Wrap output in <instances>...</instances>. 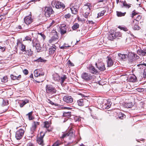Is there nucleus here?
<instances>
[{"label":"nucleus","instance_id":"nucleus-44","mask_svg":"<svg viewBox=\"0 0 146 146\" xmlns=\"http://www.w3.org/2000/svg\"><path fill=\"white\" fill-rule=\"evenodd\" d=\"M33 113V112L31 111V112L29 113L26 115H27L28 116L29 119L30 120H32L33 119V117L32 115Z\"/></svg>","mask_w":146,"mask_h":146},{"label":"nucleus","instance_id":"nucleus-14","mask_svg":"<svg viewBox=\"0 0 146 146\" xmlns=\"http://www.w3.org/2000/svg\"><path fill=\"white\" fill-rule=\"evenodd\" d=\"M17 45L15 46V48H17V46L20 44L21 46V50L22 52H26V46L22 42H20L19 40L17 41Z\"/></svg>","mask_w":146,"mask_h":146},{"label":"nucleus","instance_id":"nucleus-52","mask_svg":"<svg viewBox=\"0 0 146 146\" xmlns=\"http://www.w3.org/2000/svg\"><path fill=\"white\" fill-rule=\"evenodd\" d=\"M133 29L134 30H139L141 28L137 24H136V23L134 26Z\"/></svg>","mask_w":146,"mask_h":146},{"label":"nucleus","instance_id":"nucleus-11","mask_svg":"<svg viewBox=\"0 0 146 146\" xmlns=\"http://www.w3.org/2000/svg\"><path fill=\"white\" fill-rule=\"evenodd\" d=\"M119 2L121 3L120 5V8L121 9L125 8L128 9L131 7V5L129 3L127 4L125 0H120Z\"/></svg>","mask_w":146,"mask_h":146},{"label":"nucleus","instance_id":"nucleus-12","mask_svg":"<svg viewBox=\"0 0 146 146\" xmlns=\"http://www.w3.org/2000/svg\"><path fill=\"white\" fill-rule=\"evenodd\" d=\"M39 123L34 121L33 122L31 127V128L30 133L31 134H33L35 131L36 126L39 125Z\"/></svg>","mask_w":146,"mask_h":146},{"label":"nucleus","instance_id":"nucleus-53","mask_svg":"<svg viewBox=\"0 0 146 146\" xmlns=\"http://www.w3.org/2000/svg\"><path fill=\"white\" fill-rule=\"evenodd\" d=\"M7 76H4L1 79V82L4 83H5L7 81Z\"/></svg>","mask_w":146,"mask_h":146},{"label":"nucleus","instance_id":"nucleus-37","mask_svg":"<svg viewBox=\"0 0 146 146\" xmlns=\"http://www.w3.org/2000/svg\"><path fill=\"white\" fill-rule=\"evenodd\" d=\"M46 60H44L41 57H40L38 59L34 60V61L37 62H45Z\"/></svg>","mask_w":146,"mask_h":146},{"label":"nucleus","instance_id":"nucleus-16","mask_svg":"<svg viewBox=\"0 0 146 146\" xmlns=\"http://www.w3.org/2000/svg\"><path fill=\"white\" fill-rule=\"evenodd\" d=\"M127 80L129 82H135L137 80V77L133 74L128 76Z\"/></svg>","mask_w":146,"mask_h":146},{"label":"nucleus","instance_id":"nucleus-48","mask_svg":"<svg viewBox=\"0 0 146 146\" xmlns=\"http://www.w3.org/2000/svg\"><path fill=\"white\" fill-rule=\"evenodd\" d=\"M139 13L138 12H136L135 10H134L132 12L131 17L133 18L134 16L138 14Z\"/></svg>","mask_w":146,"mask_h":146},{"label":"nucleus","instance_id":"nucleus-34","mask_svg":"<svg viewBox=\"0 0 146 146\" xmlns=\"http://www.w3.org/2000/svg\"><path fill=\"white\" fill-rule=\"evenodd\" d=\"M9 104V101L7 99H3L2 104H1V106H4L8 105Z\"/></svg>","mask_w":146,"mask_h":146},{"label":"nucleus","instance_id":"nucleus-60","mask_svg":"<svg viewBox=\"0 0 146 146\" xmlns=\"http://www.w3.org/2000/svg\"><path fill=\"white\" fill-rule=\"evenodd\" d=\"M67 64L69 65H70V66H74V64H73L69 60H68L67 61Z\"/></svg>","mask_w":146,"mask_h":146},{"label":"nucleus","instance_id":"nucleus-50","mask_svg":"<svg viewBox=\"0 0 146 146\" xmlns=\"http://www.w3.org/2000/svg\"><path fill=\"white\" fill-rule=\"evenodd\" d=\"M47 102L48 103H49L51 104L52 105H54L56 106H58V104H55L53 103L52 101H51L50 100L48 99Z\"/></svg>","mask_w":146,"mask_h":146},{"label":"nucleus","instance_id":"nucleus-22","mask_svg":"<svg viewBox=\"0 0 146 146\" xmlns=\"http://www.w3.org/2000/svg\"><path fill=\"white\" fill-rule=\"evenodd\" d=\"M92 6L91 3H87L84 6V10L90 11Z\"/></svg>","mask_w":146,"mask_h":146},{"label":"nucleus","instance_id":"nucleus-42","mask_svg":"<svg viewBox=\"0 0 146 146\" xmlns=\"http://www.w3.org/2000/svg\"><path fill=\"white\" fill-rule=\"evenodd\" d=\"M29 100L27 99H25L24 100L23 102L20 104V106L21 107H23L24 105L26 104L27 103L29 102Z\"/></svg>","mask_w":146,"mask_h":146},{"label":"nucleus","instance_id":"nucleus-4","mask_svg":"<svg viewBox=\"0 0 146 146\" xmlns=\"http://www.w3.org/2000/svg\"><path fill=\"white\" fill-rule=\"evenodd\" d=\"M44 15L47 17H49L50 15L54 13V12L51 7H46L44 11Z\"/></svg>","mask_w":146,"mask_h":146},{"label":"nucleus","instance_id":"nucleus-6","mask_svg":"<svg viewBox=\"0 0 146 146\" xmlns=\"http://www.w3.org/2000/svg\"><path fill=\"white\" fill-rule=\"evenodd\" d=\"M82 78L86 81H89L92 80L93 76L88 73L84 72L81 75Z\"/></svg>","mask_w":146,"mask_h":146},{"label":"nucleus","instance_id":"nucleus-45","mask_svg":"<svg viewBox=\"0 0 146 146\" xmlns=\"http://www.w3.org/2000/svg\"><path fill=\"white\" fill-rule=\"evenodd\" d=\"M78 104L79 106H82L83 105V99H80L77 101Z\"/></svg>","mask_w":146,"mask_h":146},{"label":"nucleus","instance_id":"nucleus-3","mask_svg":"<svg viewBox=\"0 0 146 146\" xmlns=\"http://www.w3.org/2000/svg\"><path fill=\"white\" fill-rule=\"evenodd\" d=\"M51 5L53 7H55L56 9H62V10L64 9L66 7L64 3L58 1H52Z\"/></svg>","mask_w":146,"mask_h":146},{"label":"nucleus","instance_id":"nucleus-39","mask_svg":"<svg viewBox=\"0 0 146 146\" xmlns=\"http://www.w3.org/2000/svg\"><path fill=\"white\" fill-rule=\"evenodd\" d=\"M26 53H27L29 56H32L33 54V52L31 50V49L30 48H27L26 50Z\"/></svg>","mask_w":146,"mask_h":146},{"label":"nucleus","instance_id":"nucleus-15","mask_svg":"<svg viewBox=\"0 0 146 146\" xmlns=\"http://www.w3.org/2000/svg\"><path fill=\"white\" fill-rule=\"evenodd\" d=\"M64 101L67 103H71L73 102V99L70 96H65L63 98Z\"/></svg>","mask_w":146,"mask_h":146},{"label":"nucleus","instance_id":"nucleus-38","mask_svg":"<svg viewBox=\"0 0 146 146\" xmlns=\"http://www.w3.org/2000/svg\"><path fill=\"white\" fill-rule=\"evenodd\" d=\"M83 12L84 13V14L83 15H84V16L86 19L88 18V16L90 14V11L84 10H83Z\"/></svg>","mask_w":146,"mask_h":146},{"label":"nucleus","instance_id":"nucleus-49","mask_svg":"<svg viewBox=\"0 0 146 146\" xmlns=\"http://www.w3.org/2000/svg\"><path fill=\"white\" fill-rule=\"evenodd\" d=\"M60 109H67L68 110H71L72 109V108H71L69 107H66L64 106H60L59 108H58V110H60Z\"/></svg>","mask_w":146,"mask_h":146},{"label":"nucleus","instance_id":"nucleus-64","mask_svg":"<svg viewBox=\"0 0 146 146\" xmlns=\"http://www.w3.org/2000/svg\"><path fill=\"white\" fill-rule=\"evenodd\" d=\"M27 146H35V145L33 143L29 142L28 143L27 145Z\"/></svg>","mask_w":146,"mask_h":146},{"label":"nucleus","instance_id":"nucleus-23","mask_svg":"<svg viewBox=\"0 0 146 146\" xmlns=\"http://www.w3.org/2000/svg\"><path fill=\"white\" fill-rule=\"evenodd\" d=\"M111 104L112 103L111 102L107 101V103L102 105V108L103 110L109 109L110 107Z\"/></svg>","mask_w":146,"mask_h":146},{"label":"nucleus","instance_id":"nucleus-17","mask_svg":"<svg viewBox=\"0 0 146 146\" xmlns=\"http://www.w3.org/2000/svg\"><path fill=\"white\" fill-rule=\"evenodd\" d=\"M24 22L27 25L30 24L33 21V19L31 18V15L30 16H26L24 19Z\"/></svg>","mask_w":146,"mask_h":146},{"label":"nucleus","instance_id":"nucleus-29","mask_svg":"<svg viewBox=\"0 0 146 146\" xmlns=\"http://www.w3.org/2000/svg\"><path fill=\"white\" fill-rule=\"evenodd\" d=\"M11 79L13 80H19L21 78V75H19L17 76H14L13 74H11L10 75Z\"/></svg>","mask_w":146,"mask_h":146},{"label":"nucleus","instance_id":"nucleus-21","mask_svg":"<svg viewBox=\"0 0 146 146\" xmlns=\"http://www.w3.org/2000/svg\"><path fill=\"white\" fill-rule=\"evenodd\" d=\"M52 78L55 82H59L60 80V77L58 74L55 73L52 75Z\"/></svg>","mask_w":146,"mask_h":146},{"label":"nucleus","instance_id":"nucleus-63","mask_svg":"<svg viewBox=\"0 0 146 146\" xmlns=\"http://www.w3.org/2000/svg\"><path fill=\"white\" fill-rule=\"evenodd\" d=\"M54 23H55V21L54 20H52V22L50 24V25H49V26L47 28H49Z\"/></svg>","mask_w":146,"mask_h":146},{"label":"nucleus","instance_id":"nucleus-1","mask_svg":"<svg viewBox=\"0 0 146 146\" xmlns=\"http://www.w3.org/2000/svg\"><path fill=\"white\" fill-rule=\"evenodd\" d=\"M45 90L46 94L51 95L56 94L57 91L55 87L50 84L46 85Z\"/></svg>","mask_w":146,"mask_h":146},{"label":"nucleus","instance_id":"nucleus-27","mask_svg":"<svg viewBox=\"0 0 146 146\" xmlns=\"http://www.w3.org/2000/svg\"><path fill=\"white\" fill-rule=\"evenodd\" d=\"M140 80H141L143 78H146V68L144 69L143 73H141L139 77Z\"/></svg>","mask_w":146,"mask_h":146},{"label":"nucleus","instance_id":"nucleus-9","mask_svg":"<svg viewBox=\"0 0 146 146\" xmlns=\"http://www.w3.org/2000/svg\"><path fill=\"white\" fill-rule=\"evenodd\" d=\"M32 44L33 47H35L36 48L37 52H39L40 51L42 47L38 40H33Z\"/></svg>","mask_w":146,"mask_h":146},{"label":"nucleus","instance_id":"nucleus-24","mask_svg":"<svg viewBox=\"0 0 146 146\" xmlns=\"http://www.w3.org/2000/svg\"><path fill=\"white\" fill-rule=\"evenodd\" d=\"M137 53L139 55L145 56L146 55V48L143 49H139L137 50Z\"/></svg>","mask_w":146,"mask_h":146},{"label":"nucleus","instance_id":"nucleus-36","mask_svg":"<svg viewBox=\"0 0 146 146\" xmlns=\"http://www.w3.org/2000/svg\"><path fill=\"white\" fill-rule=\"evenodd\" d=\"M117 27L121 30H123L125 31H128L127 28L124 26L119 25Z\"/></svg>","mask_w":146,"mask_h":146},{"label":"nucleus","instance_id":"nucleus-56","mask_svg":"<svg viewBox=\"0 0 146 146\" xmlns=\"http://www.w3.org/2000/svg\"><path fill=\"white\" fill-rule=\"evenodd\" d=\"M32 40V38L28 36H26L25 38L23 40V41L24 40H30L31 41Z\"/></svg>","mask_w":146,"mask_h":146},{"label":"nucleus","instance_id":"nucleus-62","mask_svg":"<svg viewBox=\"0 0 146 146\" xmlns=\"http://www.w3.org/2000/svg\"><path fill=\"white\" fill-rule=\"evenodd\" d=\"M137 90L139 92H144V88H138L137 89Z\"/></svg>","mask_w":146,"mask_h":146},{"label":"nucleus","instance_id":"nucleus-54","mask_svg":"<svg viewBox=\"0 0 146 146\" xmlns=\"http://www.w3.org/2000/svg\"><path fill=\"white\" fill-rule=\"evenodd\" d=\"M77 20L78 21H80L83 23H85L86 21V20L84 19H81L79 17H77Z\"/></svg>","mask_w":146,"mask_h":146},{"label":"nucleus","instance_id":"nucleus-58","mask_svg":"<svg viewBox=\"0 0 146 146\" xmlns=\"http://www.w3.org/2000/svg\"><path fill=\"white\" fill-rule=\"evenodd\" d=\"M145 104V103L143 102H140L139 105L140 106L141 109L144 108L143 106L144 105V104Z\"/></svg>","mask_w":146,"mask_h":146},{"label":"nucleus","instance_id":"nucleus-43","mask_svg":"<svg viewBox=\"0 0 146 146\" xmlns=\"http://www.w3.org/2000/svg\"><path fill=\"white\" fill-rule=\"evenodd\" d=\"M71 112H65L63 113V115L64 117H67V118H69L71 116Z\"/></svg>","mask_w":146,"mask_h":146},{"label":"nucleus","instance_id":"nucleus-19","mask_svg":"<svg viewBox=\"0 0 146 146\" xmlns=\"http://www.w3.org/2000/svg\"><path fill=\"white\" fill-rule=\"evenodd\" d=\"M52 32V36L51 40L52 41H54L58 38V33L56 31H53Z\"/></svg>","mask_w":146,"mask_h":146},{"label":"nucleus","instance_id":"nucleus-26","mask_svg":"<svg viewBox=\"0 0 146 146\" xmlns=\"http://www.w3.org/2000/svg\"><path fill=\"white\" fill-rule=\"evenodd\" d=\"M56 46L54 44L52 46H51L50 48L49 49V54H52L55 52L56 49Z\"/></svg>","mask_w":146,"mask_h":146},{"label":"nucleus","instance_id":"nucleus-59","mask_svg":"<svg viewBox=\"0 0 146 146\" xmlns=\"http://www.w3.org/2000/svg\"><path fill=\"white\" fill-rule=\"evenodd\" d=\"M39 34L42 37L44 40L46 38V36L44 34L42 33H39Z\"/></svg>","mask_w":146,"mask_h":146},{"label":"nucleus","instance_id":"nucleus-2","mask_svg":"<svg viewBox=\"0 0 146 146\" xmlns=\"http://www.w3.org/2000/svg\"><path fill=\"white\" fill-rule=\"evenodd\" d=\"M61 35H63L71 31V29L69 25H66L65 24L60 25L59 27Z\"/></svg>","mask_w":146,"mask_h":146},{"label":"nucleus","instance_id":"nucleus-55","mask_svg":"<svg viewBox=\"0 0 146 146\" xmlns=\"http://www.w3.org/2000/svg\"><path fill=\"white\" fill-rule=\"evenodd\" d=\"M64 17L66 19H68L70 18L71 17V14L68 13L64 15Z\"/></svg>","mask_w":146,"mask_h":146},{"label":"nucleus","instance_id":"nucleus-28","mask_svg":"<svg viewBox=\"0 0 146 146\" xmlns=\"http://www.w3.org/2000/svg\"><path fill=\"white\" fill-rule=\"evenodd\" d=\"M133 106V104L132 102L128 103H125L123 104V106L125 108H132Z\"/></svg>","mask_w":146,"mask_h":146},{"label":"nucleus","instance_id":"nucleus-40","mask_svg":"<svg viewBox=\"0 0 146 146\" xmlns=\"http://www.w3.org/2000/svg\"><path fill=\"white\" fill-rule=\"evenodd\" d=\"M62 144V142L60 140H57L52 145V146H59Z\"/></svg>","mask_w":146,"mask_h":146},{"label":"nucleus","instance_id":"nucleus-30","mask_svg":"<svg viewBox=\"0 0 146 146\" xmlns=\"http://www.w3.org/2000/svg\"><path fill=\"white\" fill-rule=\"evenodd\" d=\"M73 135V133L72 132L71 133V131H69V132L66 133H63V134L62 135V136L60 137V138H61V139H63V138L66 137L68 136L69 135L71 136Z\"/></svg>","mask_w":146,"mask_h":146},{"label":"nucleus","instance_id":"nucleus-61","mask_svg":"<svg viewBox=\"0 0 146 146\" xmlns=\"http://www.w3.org/2000/svg\"><path fill=\"white\" fill-rule=\"evenodd\" d=\"M23 72V73L26 75H27L29 73L28 71L26 69H24Z\"/></svg>","mask_w":146,"mask_h":146},{"label":"nucleus","instance_id":"nucleus-18","mask_svg":"<svg viewBox=\"0 0 146 146\" xmlns=\"http://www.w3.org/2000/svg\"><path fill=\"white\" fill-rule=\"evenodd\" d=\"M108 60H107V67H111L113 65L114 62L113 61V59L110 56H108L107 57Z\"/></svg>","mask_w":146,"mask_h":146},{"label":"nucleus","instance_id":"nucleus-8","mask_svg":"<svg viewBox=\"0 0 146 146\" xmlns=\"http://www.w3.org/2000/svg\"><path fill=\"white\" fill-rule=\"evenodd\" d=\"M45 134L44 133L41 132L40 133V136L37 138V142L41 146H44V145L43 138Z\"/></svg>","mask_w":146,"mask_h":146},{"label":"nucleus","instance_id":"nucleus-20","mask_svg":"<svg viewBox=\"0 0 146 146\" xmlns=\"http://www.w3.org/2000/svg\"><path fill=\"white\" fill-rule=\"evenodd\" d=\"M118 56L119 59L121 60L125 61L127 60V58L128 57V55L127 54H121L120 53L118 54Z\"/></svg>","mask_w":146,"mask_h":146},{"label":"nucleus","instance_id":"nucleus-41","mask_svg":"<svg viewBox=\"0 0 146 146\" xmlns=\"http://www.w3.org/2000/svg\"><path fill=\"white\" fill-rule=\"evenodd\" d=\"M106 12V10H103L101 11L98 14L97 18L100 17L102 16H103L104 13Z\"/></svg>","mask_w":146,"mask_h":146},{"label":"nucleus","instance_id":"nucleus-5","mask_svg":"<svg viewBox=\"0 0 146 146\" xmlns=\"http://www.w3.org/2000/svg\"><path fill=\"white\" fill-rule=\"evenodd\" d=\"M80 5L79 4L77 3L72 4V5L70 6V9L72 12V13L74 15H76L77 14Z\"/></svg>","mask_w":146,"mask_h":146},{"label":"nucleus","instance_id":"nucleus-51","mask_svg":"<svg viewBox=\"0 0 146 146\" xmlns=\"http://www.w3.org/2000/svg\"><path fill=\"white\" fill-rule=\"evenodd\" d=\"M119 117L121 119H123L125 117V115L122 113L120 112L119 115Z\"/></svg>","mask_w":146,"mask_h":146},{"label":"nucleus","instance_id":"nucleus-57","mask_svg":"<svg viewBox=\"0 0 146 146\" xmlns=\"http://www.w3.org/2000/svg\"><path fill=\"white\" fill-rule=\"evenodd\" d=\"M44 123V127L46 128H48L49 126V125L48 122V121H46Z\"/></svg>","mask_w":146,"mask_h":146},{"label":"nucleus","instance_id":"nucleus-46","mask_svg":"<svg viewBox=\"0 0 146 146\" xmlns=\"http://www.w3.org/2000/svg\"><path fill=\"white\" fill-rule=\"evenodd\" d=\"M146 66V63H144V62H143L142 63L140 64H138L137 65V67H139L140 68H143V67L144 68V67L143 66Z\"/></svg>","mask_w":146,"mask_h":146},{"label":"nucleus","instance_id":"nucleus-33","mask_svg":"<svg viewBox=\"0 0 146 146\" xmlns=\"http://www.w3.org/2000/svg\"><path fill=\"white\" fill-rule=\"evenodd\" d=\"M116 15L118 17L124 16L126 14V12L122 13L121 11H116Z\"/></svg>","mask_w":146,"mask_h":146},{"label":"nucleus","instance_id":"nucleus-31","mask_svg":"<svg viewBox=\"0 0 146 146\" xmlns=\"http://www.w3.org/2000/svg\"><path fill=\"white\" fill-rule=\"evenodd\" d=\"M114 35L115 38H119V37H121L122 36L121 33L119 32H114Z\"/></svg>","mask_w":146,"mask_h":146},{"label":"nucleus","instance_id":"nucleus-47","mask_svg":"<svg viewBox=\"0 0 146 146\" xmlns=\"http://www.w3.org/2000/svg\"><path fill=\"white\" fill-rule=\"evenodd\" d=\"M34 76L36 77H38L40 74L39 71H38L37 70H35L34 72Z\"/></svg>","mask_w":146,"mask_h":146},{"label":"nucleus","instance_id":"nucleus-13","mask_svg":"<svg viewBox=\"0 0 146 146\" xmlns=\"http://www.w3.org/2000/svg\"><path fill=\"white\" fill-rule=\"evenodd\" d=\"M88 68L90 72L92 74H96L98 72L97 70L96 69L95 67L91 64H89Z\"/></svg>","mask_w":146,"mask_h":146},{"label":"nucleus","instance_id":"nucleus-35","mask_svg":"<svg viewBox=\"0 0 146 146\" xmlns=\"http://www.w3.org/2000/svg\"><path fill=\"white\" fill-rule=\"evenodd\" d=\"M60 83L62 85L64 81L67 79V77L66 75H63L62 76L60 77Z\"/></svg>","mask_w":146,"mask_h":146},{"label":"nucleus","instance_id":"nucleus-7","mask_svg":"<svg viewBox=\"0 0 146 146\" xmlns=\"http://www.w3.org/2000/svg\"><path fill=\"white\" fill-rule=\"evenodd\" d=\"M95 66L100 71L103 72L106 70L105 64L103 62H98L96 63Z\"/></svg>","mask_w":146,"mask_h":146},{"label":"nucleus","instance_id":"nucleus-10","mask_svg":"<svg viewBox=\"0 0 146 146\" xmlns=\"http://www.w3.org/2000/svg\"><path fill=\"white\" fill-rule=\"evenodd\" d=\"M25 131L23 129H20L18 130L16 132L15 137L17 140H20L23 137Z\"/></svg>","mask_w":146,"mask_h":146},{"label":"nucleus","instance_id":"nucleus-25","mask_svg":"<svg viewBox=\"0 0 146 146\" xmlns=\"http://www.w3.org/2000/svg\"><path fill=\"white\" fill-rule=\"evenodd\" d=\"M114 31L113 30L109 32V34L108 35V38L109 40H112L114 39H115V36L114 35Z\"/></svg>","mask_w":146,"mask_h":146},{"label":"nucleus","instance_id":"nucleus-32","mask_svg":"<svg viewBox=\"0 0 146 146\" xmlns=\"http://www.w3.org/2000/svg\"><path fill=\"white\" fill-rule=\"evenodd\" d=\"M80 25L77 23H75L72 27V29L73 31L76 30L79 28Z\"/></svg>","mask_w":146,"mask_h":146}]
</instances>
